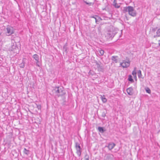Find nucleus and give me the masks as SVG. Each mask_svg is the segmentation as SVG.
<instances>
[{
    "label": "nucleus",
    "mask_w": 160,
    "mask_h": 160,
    "mask_svg": "<svg viewBox=\"0 0 160 160\" xmlns=\"http://www.w3.org/2000/svg\"><path fill=\"white\" fill-rule=\"evenodd\" d=\"M123 11L124 12H128L129 14L132 17H135L137 14L136 11L134 8L131 6L124 7Z\"/></svg>",
    "instance_id": "obj_1"
},
{
    "label": "nucleus",
    "mask_w": 160,
    "mask_h": 160,
    "mask_svg": "<svg viewBox=\"0 0 160 160\" xmlns=\"http://www.w3.org/2000/svg\"><path fill=\"white\" fill-rule=\"evenodd\" d=\"M63 89L62 87H56L54 89L55 92L59 96H62L65 94V93L63 92Z\"/></svg>",
    "instance_id": "obj_2"
},
{
    "label": "nucleus",
    "mask_w": 160,
    "mask_h": 160,
    "mask_svg": "<svg viewBox=\"0 0 160 160\" xmlns=\"http://www.w3.org/2000/svg\"><path fill=\"white\" fill-rule=\"evenodd\" d=\"M75 147L77 150L76 153L77 154L79 157L80 156L81 154L82 151L79 144L78 142H76Z\"/></svg>",
    "instance_id": "obj_3"
},
{
    "label": "nucleus",
    "mask_w": 160,
    "mask_h": 160,
    "mask_svg": "<svg viewBox=\"0 0 160 160\" xmlns=\"http://www.w3.org/2000/svg\"><path fill=\"white\" fill-rule=\"evenodd\" d=\"M7 33L8 34V36H9L14 33V30L12 27L8 26L6 28Z\"/></svg>",
    "instance_id": "obj_4"
},
{
    "label": "nucleus",
    "mask_w": 160,
    "mask_h": 160,
    "mask_svg": "<svg viewBox=\"0 0 160 160\" xmlns=\"http://www.w3.org/2000/svg\"><path fill=\"white\" fill-rule=\"evenodd\" d=\"M130 61L129 60L127 61L124 60L123 62L120 63V65L123 68H126L129 67L130 65Z\"/></svg>",
    "instance_id": "obj_5"
},
{
    "label": "nucleus",
    "mask_w": 160,
    "mask_h": 160,
    "mask_svg": "<svg viewBox=\"0 0 160 160\" xmlns=\"http://www.w3.org/2000/svg\"><path fill=\"white\" fill-rule=\"evenodd\" d=\"M115 34V32H114V31H108L106 35V37H107L108 38L110 39L113 37Z\"/></svg>",
    "instance_id": "obj_6"
},
{
    "label": "nucleus",
    "mask_w": 160,
    "mask_h": 160,
    "mask_svg": "<svg viewBox=\"0 0 160 160\" xmlns=\"http://www.w3.org/2000/svg\"><path fill=\"white\" fill-rule=\"evenodd\" d=\"M11 50H17L19 49L17 45L16 42H14V40H12Z\"/></svg>",
    "instance_id": "obj_7"
},
{
    "label": "nucleus",
    "mask_w": 160,
    "mask_h": 160,
    "mask_svg": "<svg viewBox=\"0 0 160 160\" xmlns=\"http://www.w3.org/2000/svg\"><path fill=\"white\" fill-rule=\"evenodd\" d=\"M127 92L130 95H132L133 94V89L132 88H128L127 89Z\"/></svg>",
    "instance_id": "obj_8"
},
{
    "label": "nucleus",
    "mask_w": 160,
    "mask_h": 160,
    "mask_svg": "<svg viewBox=\"0 0 160 160\" xmlns=\"http://www.w3.org/2000/svg\"><path fill=\"white\" fill-rule=\"evenodd\" d=\"M115 145H116L114 143L110 142L108 144L107 147L108 148L109 150H111L114 147Z\"/></svg>",
    "instance_id": "obj_9"
},
{
    "label": "nucleus",
    "mask_w": 160,
    "mask_h": 160,
    "mask_svg": "<svg viewBox=\"0 0 160 160\" xmlns=\"http://www.w3.org/2000/svg\"><path fill=\"white\" fill-rule=\"evenodd\" d=\"M26 59L25 58H23L22 60V62L20 64V67L21 68H23L25 66V64L26 63Z\"/></svg>",
    "instance_id": "obj_10"
},
{
    "label": "nucleus",
    "mask_w": 160,
    "mask_h": 160,
    "mask_svg": "<svg viewBox=\"0 0 160 160\" xmlns=\"http://www.w3.org/2000/svg\"><path fill=\"white\" fill-rule=\"evenodd\" d=\"M118 56H112V60L113 62H115L117 63L118 62L117 58Z\"/></svg>",
    "instance_id": "obj_11"
},
{
    "label": "nucleus",
    "mask_w": 160,
    "mask_h": 160,
    "mask_svg": "<svg viewBox=\"0 0 160 160\" xmlns=\"http://www.w3.org/2000/svg\"><path fill=\"white\" fill-rule=\"evenodd\" d=\"M104 160H111V155H106L104 157Z\"/></svg>",
    "instance_id": "obj_12"
},
{
    "label": "nucleus",
    "mask_w": 160,
    "mask_h": 160,
    "mask_svg": "<svg viewBox=\"0 0 160 160\" xmlns=\"http://www.w3.org/2000/svg\"><path fill=\"white\" fill-rule=\"evenodd\" d=\"M33 58L37 61V62H38L39 57L38 55L36 54H34L33 56Z\"/></svg>",
    "instance_id": "obj_13"
},
{
    "label": "nucleus",
    "mask_w": 160,
    "mask_h": 160,
    "mask_svg": "<svg viewBox=\"0 0 160 160\" xmlns=\"http://www.w3.org/2000/svg\"><path fill=\"white\" fill-rule=\"evenodd\" d=\"M104 51H97V53L100 56L103 55L104 53ZM97 53V52H96Z\"/></svg>",
    "instance_id": "obj_14"
},
{
    "label": "nucleus",
    "mask_w": 160,
    "mask_h": 160,
    "mask_svg": "<svg viewBox=\"0 0 160 160\" xmlns=\"http://www.w3.org/2000/svg\"><path fill=\"white\" fill-rule=\"evenodd\" d=\"M23 152L25 154L28 155L29 154L30 151L29 150L26 149V148H24L23 150Z\"/></svg>",
    "instance_id": "obj_15"
},
{
    "label": "nucleus",
    "mask_w": 160,
    "mask_h": 160,
    "mask_svg": "<svg viewBox=\"0 0 160 160\" xmlns=\"http://www.w3.org/2000/svg\"><path fill=\"white\" fill-rule=\"evenodd\" d=\"M128 80L129 81H130L131 82H134V80L132 78V77L131 75H129Z\"/></svg>",
    "instance_id": "obj_16"
},
{
    "label": "nucleus",
    "mask_w": 160,
    "mask_h": 160,
    "mask_svg": "<svg viewBox=\"0 0 160 160\" xmlns=\"http://www.w3.org/2000/svg\"><path fill=\"white\" fill-rule=\"evenodd\" d=\"M136 70H137V68L136 67H134V70L132 72V74L133 75H136V74H137Z\"/></svg>",
    "instance_id": "obj_17"
},
{
    "label": "nucleus",
    "mask_w": 160,
    "mask_h": 160,
    "mask_svg": "<svg viewBox=\"0 0 160 160\" xmlns=\"http://www.w3.org/2000/svg\"><path fill=\"white\" fill-rule=\"evenodd\" d=\"M98 130L99 132H103L104 131L103 128L100 127H98Z\"/></svg>",
    "instance_id": "obj_18"
},
{
    "label": "nucleus",
    "mask_w": 160,
    "mask_h": 160,
    "mask_svg": "<svg viewBox=\"0 0 160 160\" xmlns=\"http://www.w3.org/2000/svg\"><path fill=\"white\" fill-rule=\"evenodd\" d=\"M138 77L139 78H141L142 75L141 73V71L140 70H139L138 71Z\"/></svg>",
    "instance_id": "obj_19"
},
{
    "label": "nucleus",
    "mask_w": 160,
    "mask_h": 160,
    "mask_svg": "<svg viewBox=\"0 0 160 160\" xmlns=\"http://www.w3.org/2000/svg\"><path fill=\"white\" fill-rule=\"evenodd\" d=\"M156 36L160 37V28L158 29L156 32Z\"/></svg>",
    "instance_id": "obj_20"
},
{
    "label": "nucleus",
    "mask_w": 160,
    "mask_h": 160,
    "mask_svg": "<svg viewBox=\"0 0 160 160\" xmlns=\"http://www.w3.org/2000/svg\"><path fill=\"white\" fill-rule=\"evenodd\" d=\"M145 89L147 92L149 94L151 93V90L149 88L147 87L145 88Z\"/></svg>",
    "instance_id": "obj_21"
},
{
    "label": "nucleus",
    "mask_w": 160,
    "mask_h": 160,
    "mask_svg": "<svg viewBox=\"0 0 160 160\" xmlns=\"http://www.w3.org/2000/svg\"><path fill=\"white\" fill-rule=\"evenodd\" d=\"M101 98H102V101L103 102H107V99L106 98H104V97H103L102 96H101Z\"/></svg>",
    "instance_id": "obj_22"
},
{
    "label": "nucleus",
    "mask_w": 160,
    "mask_h": 160,
    "mask_svg": "<svg viewBox=\"0 0 160 160\" xmlns=\"http://www.w3.org/2000/svg\"><path fill=\"white\" fill-rule=\"evenodd\" d=\"M106 112L104 111V112H102V116L104 118L105 117V116H106Z\"/></svg>",
    "instance_id": "obj_23"
},
{
    "label": "nucleus",
    "mask_w": 160,
    "mask_h": 160,
    "mask_svg": "<svg viewBox=\"0 0 160 160\" xmlns=\"http://www.w3.org/2000/svg\"><path fill=\"white\" fill-rule=\"evenodd\" d=\"M84 160H89L88 155H86L85 156Z\"/></svg>",
    "instance_id": "obj_24"
},
{
    "label": "nucleus",
    "mask_w": 160,
    "mask_h": 160,
    "mask_svg": "<svg viewBox=\"0 0 160 160\" xmlns=\"http://www.w3.org/2000/svg\"><path fill=\"white\" fill-rule=\"evenodd\" d=\"M84 2L87 4H88L89 6L92 5L93 4L92 2L88 3L86 1H84Z\"/></svg>",
    "instance_id": "obj_25"
},
{
    "label": "nucleus",
    "mask_w": 160,
    "mask_h": 160,
    "mask_svg": "<svg viewBox=\"0 0 160 160\" xmlns=\"http://www.w3.org/2000/svg\"><path fill=\"white\" fill-rule=\"evenodd\" d=\"M114 7L115 8H119L120 7V6L119 5H118L116 3H115V4H114Z\"/></svg>",
    "instance_id": "obj_26"
},
{
    "label": "nucleus",
    "mask_w": 160,
    "mask_h": 160,
    "mask_svg": "<svg viewBox=\"0 0 160 160\" xmlns=\"http://www.w3.org/2000/svg\"><path fill=\"white\" fill-rule=\"evenodd\" d=\"M36 105L37 106V108H38V109L40 110L41 109V106L40 105H38L36 104Z\"/></svg>",
    "instance_id": "obj_27"
},
{
    "label": "nucleus",
    "mask_w": 160,
    "mask_h": 160,
    "mask_svg": "<svg viewBox=\"0 0 160 160\" xmlns=\"http://www.w3.org/2000/svg\"><path fill=\"white\" fill-rule=\"evenodd\" d=\"M96 64L97 65V67L98 68H101V66H100V65H99L98 63H96Z\"/></svg>",
    "instance_id": "obj_28"
},
{
    "label": "nucleus",
    "mask_w": 160,
    "mask_h": 160,
    "mask_svg": "<svg viewBox=\"0 0 160 160\" xmlns=\"http://www.w3.org/2000/svg\"><path fill=\"white\" fill-rule=\"evenodd\" d=\"M133 76L134 78H137L136 75H133Z\"/></svg>",
    "instance_id": "obj_29"
},
{
    "label": "nucleus",
    "mask_w": 160,
    "mask_h": 160,
    "mask_svg": "<svg viewBox=\"0 0 160 160\" xmlns=\"http://www.w3.org/2000/svg\"><path fill=\"white\" fill-rule=\"evenodd\" d=\"M93 17V18H94L95 19V21H96V22H97V20L96 18H95L94 17Z\"/></svg>",
    "instance_id": "obj_30"
},
{
    "label": "nucleus",
    "mask_w": 160,
    "mask_h": 160,
    "mask_svg": "<svg viewBox=\"0 0 160 160\" xmlns=\"http://www.w3.org/2000/svg\"><path fill=\"white\" fill-rule=\"evenodd\" d=\"M156 37H158V36H156V35H154V38H156Z\"/></svg>",
    "instance_id": "obj_31"
},
{
    "label": "nucleus",
    "mask_w": 160,
    "mask_h": 160,
    "mask_svg": "<svg viewBox=\"0 0 160 160\" xmlns=\"http://www.w3.org/2000/svg\"><path fill=\"white\" fill-rule=\"evenodd\" d=\"M2 2V0H0V3Z\"/></svg>",
    "instance_id": "obj_32"
}]
</instances>
